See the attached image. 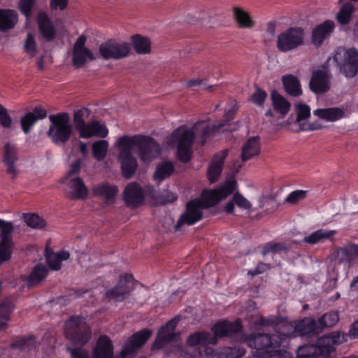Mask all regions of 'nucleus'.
<instances>
[{"label":"nucleus","mask_w":358,"mask_h":358,"mask_svg":"<svg viewBox=\"0 0 358 358\" xmlns=\"http://www.w3.org/2000/svg\"><path fill=\"white\" fill-rule=\"evenodd\" d=\"M236 184L235 180H229L217 189L203 190L201 199L189 201L186 205L185 212L181 215L176 225V230L179 229L185 224L192 225L201 220L203 217L201 210L208 208L226 199L235 190Z\"/></svg>","instance_id":"1"},{"label":"nucleus","mask_w":358,"mask_h":358,"mask_svg":"<svg viewBox=\"0 0 358 358\" xmlns=\"http://www.w3.org/2000/svg\"><path fill=\"white\" fill-rule=\"evenodd\" d=\"M347 334L334 331L320 338L317 345H307L299 348L301 358H329L335 351V345L347 341Z\"/></svg>","instance_id":"2"},{"label":"nucleus","mask_w":358,"mask_h":358,"mask_svg":"<svg viewBox=\"0 0 358 358\" xmlns=\"http://www.w3.org/2000/svg\"><path fill=\"white\" fill-rule=\"evenodd\" d=\"M241 329V324L238 320L234 322L224 320L216 323L213 327L212 330L214 333L213 335L205 331L196 332L188 336L187 343L192 347L198 345H206L208 344H215L217 341V337H230L239 332Z\"/></svg>","instance_id":"3"},{"label":"nucleus","mask_w":358,"mask_h":358,"mask_svg":"<svg viewBox=\"0 0 358 358\" xmlns=\"http://www.w3.org/2000/svg\"><path fill=\"white\" fill-rule=\"evenodd\" d=\"M244 342L250 348L256 350L255 358H269L271 352L277 350L282 343L278 334L253 333L246 336Z\"/></svg>","instance_id":"4"},{"label":"nucleus","mask_w":358,"mask_h":358,"mask_svg":"<svg viewBox=\"0 0 358 358\" xmlns=\"http://www.w3.org/2000/svg\"><path fill=\"white\" fill-rule=\"evenodd\" d=\"M50 125L47 135L55 144L66 143L70 139L73 127L69 113H60L49 116Z\"/></svg>","instance_id":"5"},{"label":"nucleus","mask_w":358,"mask_h":358,"mask_svg":"<svg viewBox=\"0 0 358 358\" xmlns=\"http://www.w3.org/2000/svg\"><path fill=\"white\" fill-rule=\"evenodd\" d=\"M171 141L177 144V155L180 161L187 163L192 155V146L195 138L193 129L182 125L178 127L171 134Z\"/></svg>","instance_id":"6"},{"label":"nucleus","mask_w":358,"mask_h":358,"mask_svg":"<svg viewBox=\"0 0 358 358\" xmlns=\"http://www.w3.org/2000/svg\"><path fill=\"white\" fill-rule=\"evenodd\" d=\"M305 43V30L301 27H289L277 36L276 48L280 52L298 49Z\"/></svg>","instance_id":"7"},{"label":"nucleus","mask_w":358,"mask_h":358,"mask_svg":"<svg viewBox=\"0 0 358 358\" xmlns=\"http://www.w3.org/2000/svg\"><path fill=\"white\" fill-rule=\"evenodd\" d=\"M128 139L132 149L137 148L138 157L145 163L157 158L160 153V145L151 137L135 135L128 136Z\"/></svg>","instance_id":"8"},{"label":"nucleus","mask_w":358,"mask_h":358,"mask_svg":"<svg viewBox=\"0 0 358 358\" xmlns=\"http://www.w3.org/2000/svg\"><path fill=\"white\" fill-rule=\"evenodd\" d=\"M66 338L73 344L84 345L92 337L90 327L85 319L80 317H72L65 324Z\"/></svg>","instance_id":"9"},{"label":"nucleus","mask_w":358,"mask_h":358,"mask_svg":"<svg viewBox=\"0 0 358 358\" xmlns=\"http://www.w3.org/2000/svg\"><path fill=\"white\" fill-rule=\"evenodd\" d=\"M334 59L345 77L352 78L358 74V50L356 48H338Z\"/></svg>","instance_id":"10"},{"label":"nucleus","mask_w":358,"mask_h":358,"mask_svg":"<svg viewBox=\"0 0 358 358\" xmlns=\"http://www.w3.org/2000/svg\"><path fill=\"white\" fill-rule=\"evenodd\" d=\"M135 284L133 275L123 273L120 275L117 284L108 289L103 296V300L108 302H122L124 301L134 289Z\"/></svg>","instance_id":"11"},{"label":"nucleus","mask_w":358,"mask_h":358,"mask_svg":"<svg viewBox=\"0 0 358 358\" xmlns=\"http://www.w3.org/2000/svg\"><path fill=\"white\" fill-rule=\"evenodd\" d=\"M128 136L124 135L119 138L117 145L120 148L118 159L121 164L122 175L124 178H131L135 173L138 163L132 155V148L128 143Z\"/></svg>","instance_id":"12"},{"label":"nucleus","mask_w":358,"mask_h":358,"mask_svg":"<svg viewBox=\"0 0 358 358\" xmlns=\"http://www.w3.org/2000/svg\"><path fill=\"white\" fill-rule=\"evenodd\" d=\"M130 50L128 43H118L113 40L102 43L99 47V55L104 59H122L129 55Z\"/></svg>","instance_id":"13"},{"label":"nucleus","mask_w":358,"mask_h":358,"mask_svg":"<svg viewBox=\"0 0 358 358\" xmlns=\"http://www.w3.org/2000/svg\"><path fill=\"white\" fill-rule=\"evenodd\" d=\"M152 331L148 329H144L134 334L129 338L120 352L121 358L136 355L140 348H141L152 336Z\"/></svg>","instance_id":"14"},{"label":"nucleus","mask_w":358,"mask_h":358,"mask_svg":"<svg viewBox=\"0 0 358 358\" xmlns=\"http://www.w3.org/2000/svg\"><path fill=\"white\" fill-rule=\"evenodd\" d=\"M87 38L85 35L78 37L73 47V65L78 69L83 67L87 62V58L92 61L96 59V57L87 48L85 47Z\"/></svg>","instance_id":"15"},{"label":"nucleus","mask_w":358,"mask_h":358,"mask_svg":"<svg viewBox=\"0 0 358 358\" xmlns=\"http://www.w3.org/2000/svg\"><path fill=\"white\" fill-rule=\"evenodd\" d=\"M332 256L337 264H348L350 267L358 259V244L348 243L338 247Z\"/></svg>","instance_id":"16"},{"label":"nucleus","mask_w":358,"mask_h":358,"mask_svg":"<svg viewBox=\"0 0 358 358\" xmlns=\"http://www.w3.org/2000/svg\"><path fill=\"white\" fill-rule=\"evenodd\" d=\"M13 230V223L10 222L0 231V265L9 261L11 258L13 248L12 240Z\"/></svg>","instance_id":"17"},{"label":"nucleus","mask_w":358,"mask_h":358,"mask_svg":"<svg viewBox=\"0 0 358 358\" xmlns=\"http://www.w3.org/2000/svg\"><path fill=\"white\" fill-rule=\"evenodd\" d=\"M19 161L17 148L10 142L5 143L2 162L6 166V173L12 179H15L19 173L17 163Z\"/></svg>","instance_id":"18"},{"label":"nucleus","mask_w":358,"mask_h":358,"mask_svg":"<svg viewBox=\"0 0 358 358\" xmlns=\"http://www.w3.org/2000/svg\"><path fill=\"white\" fill-rule=\"evenodd\" d=\"M178 320L174 318L162 326L158 331L157 338L152 343L153 350L160 349L171 341L177 340L178 335L174 333Z\"/></svg>","instance_id":"19"},{"label":"nucleus","mask_w":358,"mask_h":358,"mask_svg":"<svg viewBox=\"0 0 358 358\" xmlns=\"http://www.w3.org/2000/svg\"><path fill=\"white\" fill-rule=\"evenodd\" d=\"M330 74L327 69L315 70L312 73L309 83L311 91L315 94H324L330 89Z\"/></svg>","instance_id":"20"},{"label":"nucleus","mask_w":358,"mask_h":358,"mask_svg":"<svg viewBox=\"0 0 358 358\" xmlns=\"http://www.w3.org/2000/svg\"><path fill=\"white\" fill-rule=\"evenodd\" d=\"M123 196L126 206L132 208L142 205L145 199L143 189L136 182L128 184L124 190Z\"/></svg>","instance_id":"21"},{"label":"nucleus","mask_w":358,"mask_h":358,"mask_svg":"<svg viewBox=\"0 0 358 358\" xmlns=\"http://www.w3.org/2000/svg\"><path fill=\"white\" fill-rule=\"evenodd\" d=\"M335 28V23L334 21L328 20L323 23L316 26L311 34L312 43L317 47H320L323 42L330 36Z\"/></svg>","instance_id":"22"},{"label":"nucleus","mask_w":358,"mask_h":358,"mask_svg":"<svg viewBox=\"0 0 358 358\" xmlns=\"http://www.w3.org/2000/svg\"><path fill=\"white\" fill-rule=\"evenodd\" d=\"M227 154V150H224L214 155L209 164L207 173L208 179L210 183L215 182L218 180L222 173L223 164Z\"/></svg>","instance_id":"23"},{"label":"nucleus","mask_w":358,"mask_h":358,"mask_svg":"<svg viewBox=\"0 0 358 358\" xmlns=\"http://www.w3.org/2000/svg\"><path fill=\"white\" fill-rule=\"evenodd\" d=\"M68 187L67 196L71 200H84L87 198L89 193L88 188L80 177H76L69 180Z\"/></svg>","instance_id":"24"},{"label":"nucleus","mask_w":358,"mask_h":358,"mask_svg":"<svg viewBox=\"0 0 358 358\" xmlns=\"http://www.w3.org/2000/svg\"><path fill=\"white\" fill-rule=\"evenodd\" d=\"M235 206L248 214L253 211L251 202L240 192L234 194L231 199L225 204L224 210L227 214H232L235 211Z\"/></svg>","instance_id":"25"},{"label":"nucleus","mask_w":358,"mask_h":358,"mask_svg":"<svg viewBox=\"0 0 358 358\" xmlns=\"http://www.w3.org/2000/svg\"><path fill=\"white\" fill-rule=\"evenodd\" d=\"M47 116V112L41 107H36L31 112L26 113L20 119L21 128L26 134H29L35 124L39 120H43Z\"/></svg>","instance_id":"26"},{"label":"nucleus","mask_w":358,"mask_h":358,"mask_svg":"<svg viewBox=\"0 0 358 358\" xmlns=\"http://www.w3.org/2000/svg\"><path fill=\"white\" fill-rule=\"evenodd\" d=\"M224 123H219L210 126L209 120H201L196 122L193 127L194 134L198 136H201L202 145H204L206 139L214 132L219 131L224 126Z\"/></svg>","instance_id":"27"},{"label":"nucleus","mask_w":358,"mask_h":358,"mask_svg":"<svg viewBox=\"0 0 358 358\" xmlns=\"http://www.w3.org/2000/svg\"><path fill=\"white\" fill-rule=\"evenodd\" d=\"M108 130L104 124L99 121L94 120L87 124L79 133L80 137L90 138L92 136L105 138L108 136Z\"/></svg>","instance_id":"28"},{"label":"nucleus","mask_w":358,"mask_h":358,"mask_svg":"<svg viewBox=\"0 0 358 358\" xmlns=\"http://www.w3.org/2000/svg\"><path fill=\"white\" fill-rule=\"evenodd\" d=\"M260 150L259 136L250 138L242 147L241 155V162L244 163L257 157L260 154Z\"/></svg>","instance_id":"29"},{"label":"nucleus","mask_w":358,"mask_h":358,"mask_svg":"<svg viewBox=\"0 0 358 358\" xmlns=\"http://www.w3.org/2000/svg\"><path fill=\"white\" fill-rule=\"evenodd\" d=\"M313 115L326 122H336L345 117V112L343 108L333 107L316 109Z\"/></svg>","instance_id":"30"},{"label":"nucleus","mask_w":358,"mask_h":358,"mask_svg":"<svg viewBox=\"0 0 358 358\" xmlns=\"http://www.w3.org/2000/svg\"><path fill=\"white\" fill-rule=\"evenodd\" d=\"M48 271V268L45 265L38 264L33 268L29 275L22 276V279L26 281L28 287H34L46 278Z\"/></svg>","instance_id":"31"},{"label":"nucleus","mask_w":358,"mask_h":358,"mask_svg":"<svg viewBox=\"0 0 358 358\" xmlns=\"http://www.w3.org/2000/svg\"><path fill=\"white\" fill-rule=\"evenodd\" d=\"M233 19L237 26L241 29H252L255 26V21L252 20L249 13L243 8L234 6L232 8Z\"/></svg>","instance_id":"32"},{"label":"nucleus","mask_w":358,"mask_h":358,"mask_svg":"<svg viewBox=\"0 0 358 358\" xmlns=\"http://www.w3.org/2000/svg\"><path fill=\"white\" fill-rule=\"evenodd\" d=\"M92 190L94 196L103 197L108 202L113 201L118 193L117 187L108 182L97 184Z\"/></svg>","instance_id":"33"},{"label":"nucleus","mask_w":358,"mask_h":358,"mask_svg":"<svg viewBox=\"0 0 358 358\" xmlns=\"http://www.w3.org/2000/svg\"><path fill=\"white\" fill-rule=\"evenodd\" d=\"M17 21L18 15L15 10L0 9V31L6 32L13 29Z\"/></svg>","instance_id":"34"},{"label":"nucleus","mask_w":358,"mask_h":358,"mask_svg":"<svg viewBox=\"0 0 358 358\" xmlns=\"http://www.w3.org/2000/svg\"><path fill=\"white\" fill-rule=\"evenodd\" d=\"M38 24L39 30L45 41L50 42L55 39L56 30L47 15L45 13L39 14Z\"/></svg>","instance_id":"35"},{"label":"nucleus","mask_w":358,"mask_h":358,"mask_svg":"<svg viewBox=\"0 0 358 358\" xmlns=\"http://www.w3.org/2000/svg\"><path fill=\"white\" fill-rule=\"evenodd\" d=\"M321 332L317 321L304 318L297 321V336H311Z\"/></svg>","instance_id":"36"},{"label":"nucleus","mask_w":358,"mask_h":358,"mask_svg":"<svg viewBox=\"0 0 358 358\" xmlns=\"http://www.w3.org/2000/svg\"><path fill=\"white\" fill-rule=\"evenodd\" d=\"M282 82L285 92L289 95L297 97L302 94L300 82L295 76L292 74L283 76Z\"/></svg>","instance_id":"37"},{"label":"nucleus","mask_w":358,"mask_h":358,"mask_svg":"<svg viewBox=\"0 0 358 358\" xmlns=\"http://www.w3.org/2000/svg\"><path fill=\"white\" fill-rule=\"evenodd\" d=\"M70 257L69 252L62 250L55 253L46 249L45 259L49 268L54 271H59L61 268L62 261L67 260Z\"/></svg>","instance_id":"38"},{"label":"nucleus","mask_w":358,"mask_h":358,"mask_svg":"<svg viewBox=\"0 0 358 358\" xmlns=\"http://www.w3.org/2000/svg\"><path fill=\"white\" fill-rule=\"evenodd\" d=\"M175 169L174 165L171 162H164L156 167L153 174L154 180L160 183L162 180L169 178Z\"/></svg>","instance_id":"39"},{"label":"nucleus","mask_w":358,"mask_h":358,"mask_svg":"<svg viewBox=\"0 0 358 358\" xmlns=\"http://www.w3.org/2000/svg\"><path fill=\"white\" fill-rule=\"evenodd\" d=\"M336 234L334 230L318 229L303 238L305 243L315 244L326 240L332 239Z\"/></svg>","instance_id":"40"},{"label":"nucleus","mask_w":358,"mask_h":358,"mask_svg":"<svg viewBox=\"0 0 358 358\" xmlns=\"http://www.w3.org/2000/svg\"><path fill=\"white\" fill-rule=\"evenodd\" d=\"M354 12V6L351 3L347 2L341 6L336 15V19L340 24L346 25L352 20Z\"/></svg>","instance_id":"41"},{"label":"nucleus","mask_w":358,"mask_h":358,"mask_svg":"<svg viewBox=\"0 0 358 358\" xmlns=\"http://www.w3.org/2000/svg\"><path fill=\"white\" fill-rule=\"evenodd\" d=\"M271 99L273 108L282 116L287 115L290 108V103L276 91L271 93Z\"/></svg>","instance_id":"42"},{"label":"nucleus","mask_w":358,"mask_h":358,"mask_svg":"<svg viewBox=\"0 0 358 358\" xmlns=\"http://www.w3.org/2000/svg\"><path fill=\"white\" fill-rule=\"evenodd\" d=\"M13 309L14 305L10 299H7L0 303V331L6 327Z\"/></svg>","instance_id":"43"},{"label":"nucleus","mask_w":358,"mask_h":358,"mask_svg":"<svg viewBox=\"0 0 358 358\" xmlns=\"http://www.w3.org/2000/svg\"><path fill=\"white\" fill-rule=\"evenodd\" d=\"M133 47L138 54H147L150 52V41L139 34L131 37Z\"/></svg>","instance_id":"44"},{"label":"nucleus","mask_w":358,"mask_h":358,"mask_svg":"<svg viewBox=\"0 0 358 358\" xmlns=\"http://www.w3.org/2000/svg\"><path fill=\"white\" fill-rule=\"evenodd\" d=\"M11 347L21 352H28L36 348V341L34 336L22 338L14 342Z\"/></svg>","instance_id":"45"},{"label":"nucleus","mask_w":358,"mask_h":358,"mask_svg":"<svg viewBox=\"0 0 358 358\" xmlns=\"http://www.w3.org/2000/svg\"><path fill=\"white\" fill-rule=\"evenodd\" d=\"M90 115V110L86 108L77 110L73 113V120L78 133H80L87 124L85 120L89 117Z\"/></svg>","instance_id":"46"},{"label":"nucleus","mask_w":358,"mask_h":358,"mask_svg":"<svg viewBox=\"0 0 358 358\" xmlns=\"http://www.w3.org/2000/svg\"><path fill=\"white\" fill-rule=\"evenodd\" d=\"M278 334L282 338V342L289 337H297V321L285 322L280 325Z\"/></svg>","instance_id":"47"},{"label":"nucleus","mask_w":358,"mask_h":358,"mask_svg":"<svg viewBox=\"0 0 358 358\" xmlns=\"http://www.w3.org/2000/svg\"><path fill=\"white\" fill-rule=\"evenodd\" d=\"M108 143L105 140L98 141L92 144V152L94 157L98 160H103L107 153Z\"/></svg>","instance_id":"48"},{"label":"nucleus","mask_w":358,"mask_h":358,"mask_svg":"<svg viewBox=\"0 0 358 358\" xmlns=\"http://www.w3.org/2000/svg\"><path fill=\"white\" fill-rule=\"evenodd\" d=\"M339 320V317L337 313L330 312L324 314L321 318L317 320L320 331H322L325 327H331L334 326Z\"/></svg>","instance_id":"49"},{"label":"nucleus","mask_w":358,"mask_h":358,"mask_svg":"<svg viewBox=\"0 0 358 358\" xmlns=\"http://www.w3.org/2000/svg\"><path fill=\"white\" fill-rule=\"evenodd\" d=\"M288 250L289 247L284 243H268L264 245L262 254L263 256H266L268 253L287 252Z\"/></svg>","instance_id":"50"},{"label":"nucleus","mask_w":358,"mask_h":358,"mask_svg":"<svg viewBox=\"0 0 358 358\" xmlns=\"http://www.w3.org/2000/svg\"><path fill=\"white\" fill-rule=\"evenodd\" d=\"M23 217L24 222L31 228L41 229L46 224L45 221L37 214H24Z\"/></svg>","instance_id":"51"},{"label":"nucleus","mask_w":358,"mask_h":358,"mask_svg":"<svg viewBox=\"0 0 358 358\" xmlns=\"http://www.w3.org/2000/svg\"><path fill=\"white\" fill-rule=\"evenodd\" d=\"M24 49L30 57H34L37 52V48L34 36L31 33H29L27 36V38L24 45Z\"/></svg>","instance_id":"52"},{"label":"nucleus","mask_w":358,"mask_h":358,"mask_svg":"<svg viewBox=\"0 0 358 358\" xmlns=\"http://www.w3.org/2000/svg\"><path fill=\"white\" fill-rule=\"evenodd\" d=\"M308 192L306 190H295L286 197L285 201L289 204H296L301 200L304 199L307 196Z\"/></svg>","instance_id":"53"},{"label":"nucleus","mask_w":358,"mask_h":358,"mask_svg":"<svg viewBox=\"0 0 358 358\" xmlns=\"http://www.w3.org/2000/svg\"><path fill=\"white\" fill-rule=\"evenodd\" d=\"M12 124L13 120L8 110L0 103V125L5 129H9Z\"/></svg>","instance_id":"54"},{"label":"nucleus","mask_w":358,"mask_h":358,"mask_svg":"<svg viewBox=\"0 0 358 358\" xmlns=\"http://www.w3.org/2000/svg\"><path fill=\"white\" fill-rule=\"evenodd\" d=\"M297 113L296 122H300L303 120H306L310 116V108L306 104H299L296 107Z\"/></svg>","instance_id":"55"},{"label":"nucleus","mask_w":358,"mask_h":358,"mask_svg":"<svg viewBox=\"0 0 358 358\" xmlns=\"http://www.w3.org/2000/svg\"><path fill=\"white\" fill-rule=\"evenodd\" d=\"M35 0H20L19 8L21 12L27 17L31 15Z\"/></svg>","instance_id":"56"},{"label":"nucleus","mask_w":358,"mask_h":358,"mask_svg":"<svg viewBox=\"0 0 358 358\" xmlns=\"http://www.w3.org/2000/svg\"><path fill=\"white\" fill-rule=\"evenodd\" d=\"M266 96L267 94L265 91L257 88L252 94L251 99L255 103L259 106H262L264 103Z\"/></svg>","instance_id":"57"},{"label":"nucleus","mask_w":358,"mask_h":358,"mask_svg":"<svg viewBox=\"0 0 358 358\" xmlns=\"http://www.w3.org/2000/svg\"><path fill=\"white\" fill-rule=\"evenodd\" d=\"M69 5V0H50V8L51 10H64Z\"/></svg>","instance_id":"58"},{"label":"nucleus","mask_w":358,"mask_h":358,"mask_svg":"<svg viewBox=\"0 0 358 358\" xmlns=\"http://www.w3.org/2000/svg\"><path fill=\"white\" fill-rule=\"evenodd\" d=\"M226 354L231 358H241L245 355V350L239 347H229L226 349Z\"/></svg>","instance_id":"59"},{"label":"nucleus","mask_w":358,"mask_h":358,"mask_svg":"<svg viewBox=\"0 0 358 358\" xmlns=\"http://www.w3.org/2000/svg\"><path fill=\"white\" fill-rule=\"evenodd\" d=\"M269 268L270 266L268 264L259 262L254 270H250L248 271V274L251 275L252 276L257 275L269 269Z\"/></svg>","instance_id":"60"},{"label":"nucleus","mask_w":358,"mask_h":358,"mask_svg":"<svg viewBox=\"0 0 358 358\" xmlns=\"http://www.w3.org/2000/svg\"><path fill=\"white\" fill-rule=\"evenodd\" d=\"M81 161L80 159L76 160L71 164L70 169L66 176V178L70 177L72 175L77 174L80 171Z\"/></svg>","instance_id":"61"},{"label":"nucleus","mask_w":358,"mask_h":358,"mask_svg":"<svg viewBox=\"0 0 358 358\" xmlns=\"http://www.w3.org/2000/svg\"><path fill=\"white\" fill-rule=\"evenodd\" d=\"M203 85H205V80L200 78L192 79L187 82V86L188 87H193Z\"/></svg>","instance_id":"62"},{"label":"nucleus","mask_w":358,"mask_h":358,"mask_svg":"<svg viewBox=\"0 0 358 358\" xmlns=\"http://www.w3.org/2000/svg\"><path fill=\"white\" fill-rule=\"evenodd\" d=\"M351 338H358V320L353 323L349 331Z\"/></svg>","instance_id":"63"},{"label":"nucleus","mask_w":358,"mask_h":358,"mask_svg":"<svg viewBox=\"0 0 358 358\" xmlns=\"http://www.w3.org/2000/svg\"><path fill=\"white\" fill-rule=\"evenodd\" d=\"M276 22L271 21L266 24V31L271 36H274L275 34Z\"/></svg>","instance_id":"64"}]
</instances>
